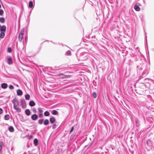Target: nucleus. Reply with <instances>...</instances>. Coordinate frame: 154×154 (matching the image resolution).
<instances>
[{"label": "nucleus", "instance_id": "obj_1", "mask_svg": "<svg viewBox=\"0 0 154 154\" xmlns=\"http://www.w3.org/2000/svg\"><path fill=\"white\" fill-rule=\"evenodd\" d=\"M12 102L13 104V107L14 109L18 112L21 111V109L18 107L19 102L18 100L16 98H14L12 101Z\"/></svg>", "mask_w": 154, "mask_h": 154}, {"label": "nucleus", "instance_id": "obj_2", "mask_svg": "<svg viewBox=\"0 0 154 154\" xmlns=\"http://www.w3.org/2000/svg\"><path fill=\"white\" fill-rule=\"evenodd\" d=\"M38 118V116L36 114L32 115L31 116V119L34 121L36 120Z\"/></svg>", "mask_w": 154, "mask_h": 154}, {"label": "nucleus", "instance_id": "obj_3", "mask_svg": "<svg viewBox=\"0 0 154 154\" xmlns=\"http://www.w3.org/2000/svg\"><path fill=\"white\" fill-rule=\"evenodd\" d=\"M21 105L22 107L23 108H24L26 106V102L24 100H21Z\"/></svg>", "mask_w": 154, "mask_h": 154}, {"label": "nucleus", "instance_id": "obj_4", "mask_svg": "<svg viewBox=\"0 0 154 154\" xmlns=\"http://www.w3.org/2000/svg\"><path fill=\"white\" fill-rule=\"evenodd\" d=\"M17 94L19 96H21L23 94V92L20 89L17 90Z\"/></svg>", "mask_w": 154, "mask_h": 154}, {"label": "nucleus", "instance_id": "obj_5", "mask_svg": "<svg viewBox=\"0 0 154 154\" xmlns=\"http://www.w3.org/2000/svg\"><path fill=\"white\" fill-rule=\"evenodd\" d=\"M55 119L54 117H52L50 119V121L51 123H54L55 121Z\"/></svg>", "mask_w": 154, "mask_h": 154}, {"label": "nucleus", "instance_id": "obj_6", "mask_svg": "<svg viewBox=\"0 0 154 154\" xmlns=\"http://www.w3.org/2000/svg\"><path fill=\"white\" fill-rule=\"evenodd\" d=\"M8 86V85L6 83H3L1 85L2 88L4 89L6 88Z\"/></svg>", "mask_w": 154, "mask_h": 154}, {"label": "nucleus", "instance_id": "obj_7", "mask_svg": "<svg viewBox=\"0 0 154 154\" xmlns=\"http://www.w3.org/2000/svg\"><path fill=\"white\" fill-rule=\"evenodd\" d=\"M35 105V103L33 101H31L29 102V105L31 106H33Z\"/></svg>", "mask_w": 154, "mask_h": 154}, {"label": "nucleus", "instance_id": "obj_8", "mask_svg": "<svg viewBox=\"0 0 154 154\" xmlns=\"http://www.w3.org/2000/svg\"><path fill=\"white\" fill-rule=\"evenodd\" d=\"M6 26H2L1 29V32H2V31H4L5 32L6 30Z\"/></svg>", "mask_w": 154, "mask_h": 154}, {"label": "nucleus", "instance_id": "obj_9", "mask_svg": "<svg viewBox=\"0 0 154 154\" xmlns=\"http://www.w3.org/2000/svg\"><path fill=\"white\" fill-rule=\"evenodd\" d=\"M7 63L9 64L12 63V60L11 57H10L8 59Z\"/></svg>", "mask_w": 154, "mask_h": 154}, {"label": "nucleus", "instance_id": "obj_10", "mask_svg": "<svg viewBox=\"0 0 154 154\" xmlns=\"http://www.w3.org/2000/svg\"><path fill=\"white\" fill-rule=\"evenodd\" d=\"M25 112L27 116H29L30 115V110L29 109H26L25 110Z\"/></svg>", "mask_w": 154, "mask_h": 154}, {"label": "nucleus", "instance_id": "obj_11", "mask_svg": "<svg viewBox=\"0 0 154 154\" xmlns=\"http://www.w3.org/2000/svg\"><path fill=\"white\" fill-rule=\"evenodd\" d=\"M34 145L36 146L38 145V141L37 139L35 138L34 140Z\"/></svg>", "mask_w": 154, "mask_h": 154}, {"label": "nucleus", "instance_id": "obj_12", "mask_svg": "<svg viewBox=\"0 0 154 154\" xmlns=\"http://www.w3.org/2000/svg\"><path fill=\"white\" fill-rule=\"evenodd\" d=\"M134 8L137 11H139L140 10V8L137 5L134 6Z\"/></svg>", "mask_w": 154, "mask_h": 154}, {"label": "nucleus", "instance_id": "obj_13", "mask_svg": "<svg viewBox=\"0 0 154 154\" xmlns=\"http://www.w3.org/2000/svg\"><path fill=\"white\" fill-rule=\"evenodd\" d=\"M49 123V121L48 119H45L44 122L45 125H47Z\"/></svg>", "mask_w": 154, "mask_h": 154}, {"label": "nucleus", "instance_id": "obj_14", "mask_svg": "<svg viewBox=\"0 0 154 154\" xmlns=\"http://www.w3.org/2000/svg\"><path fill=\"white\" fill-rule=\"evenodd\" d=\"M8 129L9 131L11 132H13L14 131V129L13 127L11 126Z\"/></svg>", "mask_w": 154, "mask_h": 154}, {"label": "nucleus", "instance_id": "obj_15", "mask_svg": "<svg viewBox=\"0 0 154 154\" xmlns=\"http://www.w3.org/2000/svg\"><path fill=\"white\" fill-rule=\"evenodd\" d=\"M23 35L21 34H19V40L21 42L22 41Z\"/></svg>", "mask_w": 154, "mask_h": 154}, {"label": "nucleus", "instance_id": "obj_16", "mask_svg": "<svg viewBox=\"0 0 154 154\" xmlns=\"http://www.w3.org/2000/svg\"><path fill=\"white\" fill-rule=\"evenodd\" d=\"M58 111L55 110H54L52 111V113L53 115H56L58 114Z\"/></svg>", "mask_w": 154, "mask_h": 154}, {"label": "nucleus", "instance_id": "obj_17", "mask_svg": "<svg viewBox=\"0 0 154 154\" xmlns=\"http://www.w3.org/2000/svg\"><path fill=\"white\" fill-rule=\"evenodd\" d=\"M33 5V4L32 2V1L30 2L29 3V7L30 8H31L32 7Z\"/></svg>", "mask_w": 154, "mask_h": 154}, {"label": "nucleus", "instance_id": "obj_18", "mask_svg": "<svg viewBox=\"0 0 154 154\" xmlns=\"http://www.w3.org/2000/svg\"><path fill=\"white\" fill-rule=\"evenodd\" d=\"M25 97L26 100H29L30 97V96L29 94H27L25 95Z\"/></svg>", "mask_w": 154, "mask_h": 154}, {"label": "nucleus", "instance_id": "obj_19", "mask_svg": "<svg viewBox=\"0 0 154 154\" xmlns=\"http://www.w3.org/2000/svg\"><path fill=\"white\" fill-rule=\"evenodd\" d=\"M9 116L8 115H6L5 116V119L6 120H8L9 119Z\"/></svg>", "mask_w": 154, "mask_h": 154}, {"label": "nucleus", "instance_id": "obj_20", "mask_svg": "<svg viewBox=\"0 0 154 154\" xmlns=\"http://www.w3.org/2000/svg\"><path fill=\"white\" fill-rule=\"evenodd\" d=\"M5 21V19L4 17H1L0 18V22L2 23H4Z\"/></svg>", "mask_w": 154, "mask_h": 154}, {"label": "nucleus", "instance_id": "obj_21", "mask_svg": "<svg viewBox=\"0 0 154 154\" xmlns=\"http://www.w3.org/2000/svg\"><path fill=\"white\" fill-rule=\"evenodd\" d=\"M4 143L2 142H0V151L2 149V147L3 146Z\"/></svg>", "mask_w": 154, "mask_h": 154}, {"label": "nucleus", "instance_id": "obj_22", "mask_svg": "<svg viewBox=\"0 0 154 154\" xmlns=\"http://www.w3.org/2000/svg\"><path fill=\"white\" fill-rule=\"evenodd\" d=\"M43 121H44L43 119H40L38 121V123L39 124L41 125L43 123Z\"/></svg>", "mask_w": 154, "mask_h": 154}, {"label": "nucleus", "instance_id": "obj_23", "mask_svg": "<svg viewBox=\"0 0 154 154\" xmlns=\"http://www.w3.org/2000/svg\"><path fill=\"white\" fill-rule=\"evenodd\" d=\"M44 115L45 116H48L50 115V113L48 111H46L44 113Z\"/></svg>", "mask_w": 154, "mask_h": 154}, {"label": "nucleus", "instance_id": "obj_24", "mask_svg": "<svg viewBox=\"0 0 154 154\" xmlns=\"http://www.w3.org/2000/svg\"><path fill=\"white\" fill-rule=\"evenodd\" d=\"M24 31V29H22L20 33V34H21V35H23Z\"/></svg>", "mask_w": 154, "mask_h": 154}, {"label": "nucleus", "instance_id": "obj_25", "mask_svg": "<svg viewBox=\"0 0 154 154\" xmlns=\"http://www.w3.org/2000/svg\"><path fill=\"white\" fill-rule=\"evenodd\" d=\"M9 88L11 89H14V87L12 85H10L9 86Z\"/></svg>", "mask_w": 154, "mask_h": 154}, {"label": "nucleus", "instance_id": "obj_26", "mask_svg": "<svg viewBox=\"0 0 154 154\" xmlns=\"http://www.w3.org/2000/svg\"><path fill=\"white\" fill-rule=\"evenodd\" d=\"M93 96L94 98H96L97 97V94H96V93L94 92L93 94Z\"/></svg>", "mask_w": 154, "mask_h": 154}, {"label": "nucleus", "instance_id": "obj_27", "mask_svg": "<svg viewBox=\"0 0 154 154\" xmlns=\"http://www.w3.org/2000/svg\"><path fill=\"white\" fill-rule=\"evenodd\" d=\"M3 14V11L2 9L0 10V15H2Z\"/></svg>", "mask_w": 154, "mask_h": 154}, {"label": "nucleus", "instance_id": "obj_28", "mask_svg": "<svg viewBox=\"0 0 154 154\" xmlns=\"http://www.w3.org/2000/svg\"><path fill=\"white\" fill-rule=\"evenodd\" d=\"M11 48H8V51L9 53H10L11 52Z\"/></svg>", "mask_w": 154, "mask_h": 154}, {"label": "nucleus", "instance_id": "obj_29", "mask_svg": "<svg viewBox=\"0 0 154 154\" xmlns=\"http://www.w3.org/2000/svg\"><path fill=\"white\" fill-rule=\"evenodd\" d=\"M38 110L39 112L40 113H42L43 112V110L41 108H39L38 109Z\"/></svg>", "mask_w": 154, "mask_h": 154}, {"label": "nucleus", "instance_id": "obj_30", "mask_svg": "<svg viewBox=\"0 0 154 154\" xmlns=\"http://www.w3.org/2000/svg\"><path fill=\"white\" fill-rule=\"evenodd\" d=\"M56 126H57V125H56V124H54L53 125V127H52L53 129H54L55 128H56Z\"/></svg>", "mask_w": 154, "mask_h": 154}, {"label": "nucleus", "instance_id": "obj_31", "mask_svg": "<svg viewBox=\"0 0 154 154\" xmlns=\"http://www.w3.org/2000/svg\"><path fill=\"white\" fill-rule=\"evenodd\" d=\"M67 54L68 55H70L71 54V52L70 51H68L67 52Z\"/></svg>", "mask_w": 154, "mask_h": 154}, {"label": "nucleus", "instance_id": "obj_32", "mask_svg": "<svg viewBox=\"0 0 154 154\" xmlns=\"http://www.w3.org/2000/svg\"><path fill=\"white\" fill-rule=\"evenodd\" d=\"M43 116V115L42 113H40L39 115V117H40V118H41Z\"/></svg>", "mask_w": 154, "mask_h": 154}, {"label": "nucleus", "instance_id": "obj_33", "mask_svg": "<svg viewBox=\"0 0 154 154\" xmlns=\"http://www.w3.org/2000/svg\"><path fill=\"white\" fill-rule=\"evenodd\" d=\"M73 129H74V128H73V127H72L70 132H69V133H71V132L73 131Z\"/></svg>", "mask_w": 154, "mask_h": 154}, {"label": "nucleus", "instance_id": "obj_34", "mask_svg": "<svg viewBox=\"0 0 154 154\" xmlns=\"http://www.w3.org/2000/svg\"><path fill=\"white\" fill-rule=\"evenodd\" d=\"M3 111L2 109L0 108V114H2L3 112Z\"/></svg>", "mask_w": 154, "mask_h": 154}, {"label": "nucleus", "instance_id": "obj_35", "mask_svg": "<svg viewBox=\"0 0 154 154\" xmlns=\"http://www.w3.org/2000/svg\"><path fill=\"white\" fill-rule=\"evenodd\" d=\"M33 111L34 112H35V113H36V112H37V111H36V109H33Z\"/></svg>", "mask_w": 154, "mask_h": 154}, {"label": "nucleus", "instance_id": "obj_36", "mask_svg": "<svg viewBox=\"0 0 154 154\" xmlns=\"http://www.w3.org/2000/svg\"><path fill=\"white\" fill-rule=\"evenodd\" d=\"M136 122H137V120Z\"/></svg>", "mask_w": 154, "mask_h": 154}]
</instances>
